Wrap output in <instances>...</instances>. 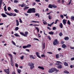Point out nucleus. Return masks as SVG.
Returning a JSON list of instances; mask_svg holds the SVG:
<instances>
[{
  "instance_id": "obj_1",
  "label": "nucleus",
  "mask_w": 74,
  "mask_h": 74,
  "mask_svg": "<svg viewBox=\"0 0 74 74\" xmlns=\"http://www.w3.org/2000/svg\"><path fill=\"white\" fill-rule=\"evenodd\" d=\"M36 9L35 8H30L29 9L27 12L29 14H30L31 13H35L36 12Z\"/></svg>"
},
{
  "instance_id": "obj_2",
  "label": "nucleus",
  "mask_w": 74,
  "mask_h": 74,
  "mask_svg": "<svg viewBox=\"0 0 74 74\" xmlns=\"http://www.w3.org/2000/svg\"><path fill=\"white\" fill-rule=\"evenodd\" d=\"M55 71H59V70L56 69V68H52L49 70V73H52L54 72Z\"/></svg>"
},
{
  "instance_id": "obj_3",
  "label": "nucleus",
  "mask_w": 74,
  "mask_h": 74,
  "mask_svg": "<svg viewBox=\"0 0 74 74\" xmlns=\"http://www.w3.org/2000/svg\"><path fill=\"white\" fill-rule=\"evenodd\" d=\"M8 55H9V56H10V58L11 59V64L12 66H14V62H13V61L12 60V58H13L12 57V55L10 53L8 54Z\"/></svg>"
},
{
  "instance_id": "obj_4",
  "label": "nucleus",
  "mask_w": 74,
  "mask_h": 74,
  "mask_svg": "<svg viewBox=\"0 0 74 74\" xmlns=\"http://www.w3.org/2000/svg\"><path fill=\"white\" fill-rule=\"evenodd\" d=\"M34 64L33 63H28V65L29 66H30V68L31 70L33 69L34 67Z\"/></svg>"
},
{
  "instance_id": "obj_5",
  "label": "nucleus",
  "mask_w": 74,
  "mask_h": 74,
  "mask_svg": "<svg viewBox=\"0 0 74 74\" xmlns=\"http://www.w3.org/2000/svg\"><path fill=\"white\" fill-rule=\"evenodd\" d=\"M20 33L21 34V35H22V36H23L24 37H27V34H29V32H25V34H24V33L22 32H20Z\"/></svg>"
},
{
  "instance_id": "obj_6",
  "label": "nucleus",
  "mask_w": 74,
  "mask_h": 74,
  "mask_svg": "<svg viewBox=\"0 0 74 74\" xmlns=\"http://www.w3.org/2000/svg\"><path fill=\"white\" fill-rule=\"evenodd\" d=\"M59 43V42L58 41V40L57 39L54 40V41L53 42V45H58Z\"/></svg>"
},
{
  "instance_id": "obj_7",
  "label": "nucleus",
  "mask_w": 74,
  "mask_h": 74,
  "mask_svg": "<svg viewBox=\"0 0 74 74\" xmlns=\"http://www.w3.org/2000/svg\"><path fill=\"white\" fill-rule=\"evenodd\" d=\"M4 71L7 74H10V69L9 68L7 69H4Z\"/></svg>"
},
{
  "instance_id": "obj_8",
  "label": "nucleus",
  "mask_w": 74,
  "mask_h": 74,
  "mask_svg": "<svg viewBox=\"0 0 74 74\" xmlns=\"http://www.w3.org/2000/svg\"><path fill=\"white\" fill-rule=\"evenodd\" d=\"M36 55L38 58H41V57L40 56V53H39L36 52Z\"/></svg>"
},
{
  "instance_id": "obj_9",
  "label": "nucleus",
  "mask_w": 74,
  "mask_h": 74,
  "mask_svg": "<svg viewBox=\"0 0 74 74\" xmlns=\"http://www.w3.org/2000/svg\"><path fill=\"white\" fill-rule=\"evenodd\" d=\"M66 21H67V20H65L64 19L63 20L62 22L63 23V25H66Z\"/></svg>"
},
{
  "instance_id": "obj_10",
  "label": "nucleus",
  "mask_w": 74,
  "mask_h": 74,
  "mask_svg": "<svg viewBox=\"0 0 74 74\" xmlns=\"http://www.w3.org/2000/svg\"><path fill=\"white\" fill-rule=\"evenodd\" d=\"M57 62H56L55 63V64H56V65H57V66H59V65H60V63H62L60 61H57Z\"/></svg>"
},
{
  "instance_id": "obj_11",
  "label": "nucleus",
  "mask_w": 74,
  "mask_h": 74,
  "mask_svg": "<svg viewBox=\"0 0 74 74\" xmlns=\"http://www.w3.org/2000/svg\"><path fill=\"white\" fill-rule=\"evenodd\" d=\"M16 25L17 26H19V21L18 20H16Z\"/></svg>"
},
{
  "instance_id": "obj_12",
  "label": "nucleus",
  "mask_w": 74,
  "mask_h": 74,
  "mask_svg": "<svg viewBox=\"0 0 74 74\" xmlns=\"http://www.w3.org/2000/svg\"><path fill=\"white\" fill-rule=\"evenodd\" d=\"M1 15L3 17V18H5V17H7V16L5 14H4V13H2L1 14Z\"/></svg>"
},
{
  "instance_id": "obj_13",
  "label": "nucleus",
  "mask_w": 74,
  "mask_h": 74,
  "mask_svg": "<svg viewBox=\"0 0 74 74\" xmlns=\"http://www.w3.org/2000/svg\"><path fill=\"white\" fill-rule=\"evenodd\" d=\"M38 69H41V70H44V68L42 66H39L38 67Z\"/></svg>"
},
{
  "instance_id": "obj_14",
  "label": "nucleus",
  "mask_w": 74,
  "mask_h": 74,
  "mask_svg": "<svg viewBox=\"0 0 74 74\" xmlns=\"http://www.w3.org/2000/svg\"><path fill=\"white\" fill-rule=\"evenodd\" d=\"M40 22L37 21H31V23H39Z\"/></svg>"
},
{
  "instance_id": "obj_15",
  "label": "nucleus",
  "mask_w": 74,
  "mask_h": 74,
  "mask_svg": "<svg viewBox=\"0 0 74 74\" xmlns=\"http://www.w3.org/2000/svg\"><path fill=\"white\" fill-rule=\"evenodd\" d=\"M5 13L6 15H9V16H12V15L10 14V13H8V12H5Z\"/></svg>"
},
{
  "instance_id": "obj_16",
  "label": "nucleus",
  "mask_w": 74,
  "mask_h": 74,
  "mask_svg": "<svg viewBox=\"0 0 74 74\" xmlns=\"http://www.w3.org/2000/svg\"><path fill=\"white\" fill-rule=\"evenodd\" d=\"M63 24L62 23H60V27L61 28V29H62L63 28Z\"/></svg>"
},
{
  "instance_id": "obj_17",
  "label": "nucleus",
  "mask_w": 74,
  "mask_h": 74,
  "mask_svg": "<svg viewBox=\"0 0 74 74\" xmlns=\"http://www.w3.org/2000/svg\"><path fill=\"white\" fill-rule=\"evenodd\" d=\"M65 40H69V38L68 37H66L64 38Z\"/></svg>"
},
{
  "instance_id": "obj_18",
  "label": "nucleus",
  "mask_w": 74,
  "mask_h": 74,
  "mask_svg": "<svg viewBox=\"0 0 74 74\" xmlns=\"http://www.w3.org/2000/svg\"><path fill=\"white\" fill-rule=\"evenodd\" d=\"M62 47L63 48H66V46L65 44H63L62 45Z\"/></svg>"
},
{
  "instance_id": "obj_19",
  "label": "nucleus",
  "mask_w": 74,
  "mask_h": 74,
  "mask_svg": "<svg viewBox=\"0 0 74 74\" xmlns=\"http://www.w3.org/2000/svg\"><path fill=\"white\" fill-rule=\"evenodd\" d=\"M54 33L52 31H51V32H49V34H50L51 35H53V34Z\"/></svg>"
},
{
  "instance_id": "obj_20",
  "label": "nucleus",
  "mask_w": 74,
  "mask_h": 74,
  "mask_svg": "<svg viewBox=\"0 0 74 74\" xmlns=\"http://www.w3.org/2000/svg\"><path fill=\"white\" fill-rule=\"evenodd\" d=\"M35 27L36 29V30H37V32L38 33V32H39V28H38V27H37L36 26H35Z\"/></svg>"
},
{
  "instance_id": "obj_21",
  "label": "nucleus",
  "mask_w": 74,
  "mask_h": 74,
  "mask_svg": "<svg viewBox=\"0 0 74 74\" xmlns=\"http://www.w3.org/2000/svg\"><path fill=\"white\" fill-rule=\"evenodd\" d=\"M52 7L53 8H57V6H56V5H55V4L52 5Z\"/></svg>"
},
{
  "instance_id": "obj_22",
  "label": "nucleus",
  "mask_w": 74,
  "mask_h": 74,
  "mask_svg": "<svg viewBox=\"0 0 74 74\" xmlns=\"http://www.w3.org/2000/svg\"><path fill=\"white\" fill-rule=\"evenodd\" d=\"M57 67L58 68V69H62V66L61 65L58 66H57Z\"/></svg>"
},
{
  "instance_id": "obj_23",
  "label": "nucleus",
  "mask_w": 74,
  "mask_h": 74,
  "mask_svg": "<svg viewBox=\"0 0 74 74\" xmlns=\"http://www.w3.org/2000/svg\"><path fill=\"white\" fill-rule=\"evenodd\" d=\"M49 8H52V5L50 4L49 5Z\"/></svg>"
},
{
  "instance_id": "obj_24",
  "label": "nucleus",
  "mask_w": 74,
  "mask_h": 74,
  "mask_svg": "<svg viewBox=\"0 0 74 74\" xmlns=\"http://www.w3.org/2000/svg\"><path fill=\"white\" fill-rule=\"evenodd\" d=\"M45 43H44L43 45V49H45Z\"/></svg>"
},
{
  "instance_id": "obj_25",
  "label": "nucleus",
  "mask_w": 74,
  "mask_h": 74,
  "mask_svg": "<svg viewBox=\"0 0 74 74\" xmlns=\"http://www.w3.org/2000/svg\"><path fill=\"white\" fill-rule=\"evenodd\" d=\"M64 73L65 74H69V72L67 71H64Z\"/></svg>"
},
{
  "instance_id": "obj_26",
  "label": "nucleus",
  "mask_w": 74,
  "mask_h": 74,
  "mask_svg": "<svg viewBox=\"0 0 74 74\" xmlns=\"http://www.w3.org/2000/svg\"><path fill=\"white\" fill-rule=\"evenodd\" d=\"M35 16H38V18L40 17V15H39V14L38 13H36L35 14Z\"/></svg>"
},
{
  "instance_id": "obj_27",
  "label": "nucleus",
  "mask_w": 74,
  "mask_h": 74,
  "mask_svg": "<svg viewBox=\"0 0 74 74\" xmlns=\"http://www.w3.org/2000/svg\"><path fill=\"white\" fill-rule=\"evenodd\" d=\"M29 8V7H25L23 8L24 10H26L27 9H28Z\"/></svg>"
},
{
  "instance_id": "obj_28",
  "label": "nucleus",
  "mask_w": 74,
  "mask_h": 74,
  "mask_svg": "<svg viewBox=\"0 0 74 74\" xmlns=\"http://www.w3.org/2000/svg\"><path fill=\"white\" fill-rule=\"evenodd\" d=\"M59 54H57L56 55V58L57 59H58V58H59Z\"/></svg>"
},
{
  "instance_id": "obj_29",
  "label": "nucleus",
  "mask_w": 74,
  "mask_h": 74,
  "mask_svg": "<svg viewBox=\"0 0 74 74\" xmlns=\"http://www.w3.org/2000/svg\"><path fill=\"white\" fill-rule=\"evenodd\" d=\"M19 29V27H16L15 29V31H17Z\"/></svg>"
},
{
  "instance_id": "obj_30",
  "label": "nucleus",
  "mask_w": 74,
  "mask_h": 74,
  "mask_svg": "<svg viewBox=\"0 0 74 74\" xmlns=\"http://www.w3.org/2000/svg\"><path fill=\"white\" fill-rule=\"evenodd\" d=\"M17 71L18 72V73H19V74H20V73H21V70L19 69H17Z\"/></svg>"
},
{
  "instance_id": "obj_31",
  "label": "nucleus",
  "mask_w": 74,
  "mask_h": 74,
  "mask_svg": "<svg viewBox=\"0 0 74 74\" xmlns=\"http://www.w3.org/2000/svg\"><path fill=\"white\" fill-rule=\"evenodd\" d=\"M67 23L69 25H71V23H70V21L69 20L68 21Z\"/></svg>"
},
{
  "instance_id": "obj_32",
  "label": "nucleus",
  "mask_w": 74,
  "mask_h": 74,
  "mask_svg": "<svg viewBox=\"0 0 74 74\" xmlns=\"http://www.w3.org/2000/svg\"><path fill=\"white\" fill-rule=\"evenodd\" d=\"M14 35L16 37H20V36L19 35H18L17 34H14Z\"/></svg>"
},
{
  "instance_id": "obj_33",
  "label": "nucleus",
  "mask_w": 74,
  "mask_h": 74,
  "mask_svg": "<svg viewBox=\"0 0 74 74\" xmlns=\"http://www.w3.org/2000/svg\"><path fill=\"white\" fill-rule=\"evenodd\" d=\"M14 11L15 12H16V13H18V12H19V10H17L16 9H14Z\"/></svg>"
},
{
  "instance_id": "obj_34",
  "label": "nucleus",
  "mask_w": 74,
  "mask_h": 74,
  "mask_svg": "<svg viewBox=\"0 0 74 74\" xmlns=\"http://www.w3.org/2000/svg\"><path fill=\"white\" fill-rule=\"evenodd\" d=\"M72 20H74V16H71L70 18Z\"/></svg>"
},
{
  "instance_id": "obj_35",
  "label": "nucleus",
  "mask_w": 74,
  "mask_h": 74,
  "mask_svg": "<svg viewBox=\"0 0 74 74\" xmlns=\"http://www.w3.org/2000/svg\"><path fill=\"white\" fill-rule=\"evenodd\" d=\"M64 65L65 66H68V64L66 62H65L64 63Z\"/></svg>"
},
{
  "instance_id": "obj_36",
  "label": "nucleus",
  "mask_w": 74,
  "mask_h": 74,
  "mask_svg": "<svg viewBox=\"0 0 74 74\" xmlns=\"http://www.w3.org/2000/svg\"><path fill=\"white\" fill-rule=\"evenodd\" d=\"M71 0H70V1H69V3L66 4L67 5H70V4H71Z\"/></svg>"
},
{
  "instance_id": "obj_37",
  "label": "nucleus",
  "mask_w": 74,
  "mask_h": 74,
  "mask_svg": "<svg viewBox=\"0 0 74 74\" xmlns=\"http://www.w3.org/2000/svg\"><path fill=\"white\" fill-rule=\"evenodd\" d=\"M59 35L60 36H63V33L62 32H60L59 34Z\"/></svg>"
},
{
  "instance_id": "obj_38",
  "label": "nucleus",
  "mask_w": 74,
  "mask_h": 74,
  "mask_svg": "<svg viewBox=\"0 0 74 74\" xmlns=\"http://www.w3.org/2000/svg\"><path fill=\"white\" fill-rule=\"evenodd\" d=\"M31 46V45H27V48H30Z\"/></svg>"
},
{
  "instance_id": "obj_39",
  "label": "nucleus",
  "mask_w": 74,
  "mask_h": 74,
  "mask_svg": "<svg viewBox=\"0 0 74 74\" xmlns=\"http://www.w3.org/2000/svg\"><path fill=\"white\" fill-rule=\"evenodd\" d=\"M3 2V0H0V5L1 6V4H2V2Z\"/></svg>"
},
{
  "instance_id": "obj_40",
  "label": "nucleus",
  "mask_w": 74,
  "mask_h": 74,
  "mask_svg": "<svg viewBox=\"0 0 74 74\" xmlns=\"http://www.w3.org/2000/svg\"><path fill=\"white\" fill-rule=\"evenodd\" d=\"M11 14H12V16H16V14H12L11 13Z\"/></svg>"
},
{
  "instance_id": "obj_41",
  "label": "nucleus",
  "mask_w": 74,
  "mask_h": 74,
  "mask_svg": "<svg viewBox=\"0 0 74 74\" xmlns=\"http://www.w3.org/2000/svg\"><path fill=\"white\" fill-rule=\"evenodd\" d=\"M4 10L5 11H7V10L6 9V6H5L4 8Z\"/></svg>"
},
{
  "instance_id": "obj_42",
  "label": "nucleus",
  "mask_w": 74,
  "mask_h": 74,
  "mask_svg": "<svg viewBox=\"0 0 74 74\" xmlns=\"http://www.w3.org/2000/svg\"><path fill=\"white\" fill-rule=\"evenodd\" d=\"M12 42L13 45H16V44H15V42H14L13 40H12Z\"/></svg>"
},
{
  "instance_id": "obj_43",
  "label": "nucleus",
  "mask_w": 74,
  "mask_h": 74,
  "mask_svg": "<svg viewBox=\"0 0 74 74\" xmlns=\"http://www.w3.org/2000/svg\"><path fill=\"white\" fill-rule=\"evenodd\" d=\"M23 49H25L27 48V46H23Z\"/></svg>"
},
{
  "instance_id": "obj_44",
  "label": "nucleus",
  "mask_w": 74,
  "mask_h": 74,
  "mask_svg": "<svg viewBox=\"0 0 74 74\" xmlns=\"http://www.w3.org/2000/svg\"><path fill=\"white\" fill-rule=\"evenodd\" d=\"M11 7H10L8 8V11H10V10H11Z\"/></svg>"
},
{
  "instance_id": "obj_45",
  "label": "nucleus",
  "mask_w": 74,
  "mask_h": 74,
  "mask_svg": "<svg viewBox=\"0 0 74 74\" xmlns=\"http://www.w3.org/2000/svg\"><path fill=\"white\" fill-rule=\"evenodd\" d=\"M53 29V30H56V28L55 27H53L52 28Z\"/></svg>"
},
{
  "instance_id": "obj_46",
  "label": "nucleus",
  "mask_w": 74,
  "mask_h": 74,
  "mask_svg": "<svg viewBox=\"0 0 74 74\" xmlns=\"http://www.w3.org/2000/svg\"><path fill=\"white\" fill-rule=\"evenodd\" d=\"M48 38H49V40H51V36H47Z\"/></svg>"
},
{
  "instance_id": "obj_47",
  "label": "nucleus",
  "mask_w": 74,
  "mask_h": 74,
  "mask_svg": "<svg viewBox=\"0 0 74 74\" xmlns=\"http://www.w3.org/2000/svg\"><path fill=\"white\" fill-rule=\"evenodd\" d=\"M43 23L44 24V25H47V23L45 21L43 22Z\"/></svg>"
},
{
  "instance_id": "obj_48",
  "label": "nucleus",
  "mask_w": 74,
  "mask_h": 74,
  "mask_svg": "<svg viewBox=\"0 0 74 74\" xmlns=\"http://www.w3.org/2000/svg\"><path fill=\"white\" fill-rule=\"evenodd\" d=\"M40 26V25L37 24H35L32 25L33 26Z\"/></svg>"
},
{
  "instance_id": "obj_49",
  "label": "nucleus",
  "mask_w": 74,
  "mask_h": 74,
  "mask_svg": "<svg viewBox=\"0 0 74 74\" xmlns=\"http://www.w3.org/2000/svg\"><path fill=\"white\" fill-rule=\"evenodd\" d=\"M48 18L49 19H51V18H52V17L50 15H49V16H48Z\"/></svg>"
},
{
  "instance_id": "obj_50",
  "label": "nucleus",
  "mask_w": 74,
  "mask_h": 74,
  "mask_svg": "<svg viewBox=\"0 0 74 74\" xmlns=\"http://www.w3.org/2000/svg\"><path fill=\"white\" fill-rule=\"evenodd\" d=\"M15 66L16 67H17V68H18V64L16 63L15 64Z\"/></svg>"
},
{
  "instance_id": "obj_51",
  "label": "nucleus",
  "mask_w": 74,
  "mask_h": 74,
  "mask_svg": "<svg viewBox=\"0 0 74 74\" xmlns=\"http://www.w3.org/2000/svg\"><path fill=\"white\" fill-rule=\"evenodd\" d=\"M19 22L20 23H22L23 22L22 21V20L21 18L19 19Z\"/></svg>"
},
{
  "instance_id": "obj_52",
  "label": "nucleus",
  "mask_w": 74,
  "mask_h": 74,
  "mask_svg": "<svg viewBox=\"0 0 74 74\" xmlns=\"http://www.w3.org/2000/svg\"><path fill=\"white\" fill-rule=\"evenodd\" d=\"M60 17H61V18H62V19L64 18V17L63 16V15L62 14L60 15Z\"/></svg>"
},
{
  "instance_id": "obj_53",
  "label": "nucleus",
  "mask_w": 74,
  "mask_h": 74,
  "mask_svg": "<svg viewBox=\"0 0 74 74\" xmlns=\"http://www.w3.org/2000/svg\"><path fill=\"white\" fill-rule=\"evenodd\" d=\"M23 58H24V56H23L20 57L21 59L22 60L23 59Z\"/></svg>"
},
{
  "instance_id": "obj_54",
  "label": "nucleus",
  "mask_w": 74,
  "mask_h": 74,
  "mask_svg": "<svg viewBox=\"0 0 74 74\" xmlns=\"http://www.w3.org/2000/svg\"><path fill=\"white\" fill-rule=\"evenodd\" d=\"M58 21H59V20L58 19L56 20V21L55 23H55V24H56L57 23V22H58Z\"/></svg>"
},
{
  "instance_id": "obj_55",
  "label": "nucleus",
  "mask_w": 74,
  "mask_h": 74,
  "mask_svg": "<svg viewBox=\"0 0 74 74\" xmlns=\"http://www.w3.org/2000/svg\"><path fill=\"white\" fill-rule=\"evenodd\" d=\"M33 56V55H31L29 56L30 59H32Z\"/></svg>"
},
{
  "instance_id": "obj_56",
  "label": "nucleus",
  "mask_w": 74,
  "mask_h": 74,
  "mask_svg": "<svg viewBox=\"0 0 74 74\" xmlns=\"http://www.w3.org/2000/svg\"><path fill=\"white\" fill-rule=\"evenodd\" d=\"M41 56L42 58H44V57H45V56L44 54H42L41 55Z\"/></svg>"
},
{
  "instance_id": "obj_57",
  "label": "nucleus",
  "mask_w": 74,
  "mask_h": 74,
  "mask_svg": "<svg viewBox=\"0 0 74 74\" xmlns=\"http://www.w3.org/2000/svg\"><path fill=\"white\" fill-rule=\"evenodd\" d=\"M14 3H18V1L17 0H15L14 1Z\"/></svg>"
},
{
  "instance_id": "obj_58",
  "label": "nucleus",
  "mask_w": 74,
  "mask_h": 74,
  "mask_svg": "<svg viewBox=\"0 0 74 74\" xmlns=\"http://www.w3.org/2000/svg\"><path fill=\"white\" fill-rule=\"evenodd\" d=\"M35 1L36 2H40V0H35Z\"/></svg>"
},
{
  "instance_id": "obj_59",
  "label": "nucleus",
  "mask_w": 74,
  "mask_h": 74,
  "mask_svg": "<svg viewBox=\"0 0 74 74\" xmlns=\"http://www.w3.org/2000/svg\"><path fill=\"white\" fill-rule=\"evenodd\" d=\"M47 26H50V27H51V24H49V23L48 24Z\"/></svg>"
},
{
  "instance_id": "obj_60",
  "label": "nucleus",
  "mask_w": 74,
  "mask_h": 74,
  "mask_svg": "<svg viewBox=\"0 0 74 74\" xmlns=\"http://www.w3.org/2000/svg\"><path fill=\"white\" fill-rule=\"evenodd\" d=\"M74 60V57L73 58H72L71 59V60L72 61L73 60Z\"/></svg>"
},
{
  "instance_id": "obj_61",
  "label": "nucleus",
  "mask_w": 74,
  "mask_h": 74,
  "mask_svg": "<svg viewBox=\"0 0 74 74\" xmlns=\"http://www.w3.org/2000/svg\"><path fill=\"white\" fill-rule=\"evenodd\" d=\"M24 7V3H23L21 5V7Z\"/></svg>"
},
{
  "instance_id": "obj_62",
  "label": "nucleus",
  "mask_w": 74,
  "mask_h": 74,
  "mask_svg": "<svg viewBox=\"0 0 74 74\" xmlns=\"http://www.w3.org/2000/svg\"><path fill=\"white\" fill-rule=\"evenodd\" d=\"M34 40H37V41H40V40H38V39H37V38H34Z\"/></svg>"
},
{
  "instance_id": "obj_63",
  "label": "nucleus",
  "mask_w": 74,
  "mask_h": 74,
  "mask_svg": "<svg viewBox=\"0 0 74 74\" xmlns=\"http://www.w3.org/2000/svg\"><path fill=\"white\" fill-rule=\"evenodd\" d=\"M61 43L62 44H64V41H62L61 42Z\"/></svg>"
},
{
  "instance_id": "obj_64",
  "label": "nucleus",
  "mask_w": 74,
  "mask_h": 74,
  "mask_svg": "<svg viewBox=\"0 0 74 74\" xmlns=\"http://www.w3.org/2000/svg\"><path fill=\"white\" fill-rule=\"evenodd\" d=\"M50 12L48 13H47V15H49V14H51V12Z\"/></svg>"
}]
</instances>
